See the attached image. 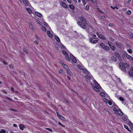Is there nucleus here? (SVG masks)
I'll use <instances>...</instances> for the list:
<instances>
[{"label":"nucleus","instance_id":"obj_3","mask_svg":"<svg viewBox=\"0 0 133 133\" xmlns=\"http://www.w3.org/2000/svg\"><path fill=\"white\" fill-rule=\"evenodd\" d=\"M120 67L121 68V70L124 72H126V69L125 67V65L123 63L122 65H120Z\"/></svg>","mask_w":133,"mask_h":133},{"label":"nucleus","instance_id":"obj_64","mask_svg":"<svg viewBox=\"0 0 133 133\" xmlns=\"http://www.w3.org/2000/svg\"><path fill=\"white\" fill-rule=\"evenodd\" d=\"M113 110L114 111H117V109L116 108H114L113 109Z\"/></svg>","mask_w":133,"mask_h":133},{"label":"nucleus","instance_id":"obj_35","mask_svg":"<svg viewBox=\"0 0 133 133\" xmlns=\"http://www.w3.org/2000/svg\"><path fill=\"white\" fill-rule=\"evenodd\" d=\"M110 47L111 49L112 50L114 51L115 49L116 48L114 46H112L111 45Z\"/></svg>","mask_w":133,"mask_h":133},{"label":"nucleus","instance_id":"obj_8","mask_svg":"<svg viewBox=\"0 0 133 133\" xmlns=\"http://www.w3.org/2000/svg\"><path fill=\"white\" fill-rule=\"evenodd\" d=\"M23 2L25 6H29L30 4L28 0H23Z\"/></svg>","mask_w":133,"mask_h":133},{"label":"nucleus","instance_id":"obj_21","mask_svg":"<svg viewBox=\"0 0 133 133\" xmlns=\"http://www.w3.org/2000/svg\"><path fill=\"white\" fill-rule=\"evenodd\" d=\"M103 49L107 50H110V48L108 46H106L105 45Z\"/></svg>","mask_w":133,"mask_h":133},{"label":"nucleus","instance_id":"obj_28","mask_svg":"<svg viewBox=\"0 0 133 133\" xmlns=\"http://www.w3.org/2000/svg\"><path fill=\"white\" fill-rule=\"evenodd\" d=\"M83 70V71L85 73V74H87L89 73V72L87 71L86 69H83L82 70Z\"/></svg>","mask_w":133,"mask_h":133},{"label":"nucleus","instance_id":"obj_62","mask_svg":"<svg viewBox=\"0 0 133 133\" xmlns=\"http://www.w3.org/2000/svg\"><path fill=\"white\" fill-rule=\"evenodd\" d=\"M11 91H12L13 92H14V88H11Z\"/></svg>","mask_w":133,"mask_h":133},{"label":"nucleus","instance_id":"obj_59","mask_svg":"<svg viewBox=\"0 0 133 133\" xmlns=\"http://www.w3.org/2000/svg\"><path fill=\"white\" fill-rule=\"evenodd\" d=\"M56 113H57L58 117H59V116L60 115H59V114L58 112H56Z\"/></svg>","mask_w":133,"mask_h":133},{"label":"nucleus","instance_id":"obj_16","mask_svg":"<svg viewBox=\"0 0 133 133\" xmlns=\"http://www.w3.org/2000/svg\"><path fill=\"white\" fill-rule=\"evenodd\" d=\"M94 83L96 85V86H97L98 88L101 87L99 85L98 83L95 80L94 81Z\"/></svg>","mask_w":133,"mask_h":133},{"label":"nucleus","instance_id":"obj_58","mask_svg":"<svg viewBox=\"0 0 133 133\" xmlns=\"http://www.w3.org/2000/svg\"><path fill=\"white\" fill-rule=\"evenodd\" d=\"M29 26L30 28L32 27L33 26L31 23H29Z\"/></svg>","mask_w":133,"mask_h":133},{"label":"nucleus","instance_id":"obj_14","mask_svg":"<svg viewBox=\"0 0 133 133\" xmlns=\"http://www.w3.org/2000/svg\"><path fill=\"white\" fill-rule=\"evenodd\" d=\"M25 128V127L24 125L20 124L19 125L20 129L22 130H23V129Z\"/></svg>","mask_w":133,"mask_h":133},{"label":"nucleus","instance_id":"obj_43","mask_svg":"<svg viewBox=\"0 0 133 133\" xmlns=\"http://www.w3.org/2000/svg\"><path fill=\"white\" fill-rule=\"evenodd\" d=\"M6 131L3 129H2L0 132V133H5Z\"/></svg>","mask_w":133,"mask_h":133},{"label":"nucleus","instance_id":"obj_17","mask_svg":"<svg viewBox=\"0 0 133 133\" xmlns=\"http://www.w3.org/2000/svg\"><path fill=\"white\" fill-rule=\"evenodd\" d=\"M35 14L39 17L40 18L42 17V15L41 14L37 12H35Z\"/></svg>","mask_w":133,"mask_h":133},{"label":"nucleus","instance_id":"obj_42","mask_svg":"<svg viewBox=\"0 0 133 133\" xmlns=\"http://www.w3.org/2000/svg\"><path fill=\"white\" fill-rule=\"evenodd\" d=\"M126 13L130 15L131 14V12L130 10H128L126 12Z\"/></svg>","mask_w":133,"mask_h":133},{"label":"nucleus","instance_id":"obj_31","mask_svg":"<svg viewBox=\"0 0 133 133\" xmlns=\"http://www.w3.org/2000/svg\"><path fill=\"white\" fill-rule=\"evenodd\" d=\"M128 52L130 54H131L132 52V49L130 48H129L127 50Z\"/></svg>","mask_w":133,"mask_h":133},{"label":"nucleus","instance_id":"obj_9","mask_svg":"<svg viewBox=\"0 0 133 133\" xmlns=\"http://www.w3.org/2000/svg\"><path fill=\"white\" fill-rule=\"evenodd\" d=\"M60 4L62 5V6L64 8L67 9L68 8V6L64 2H60Z\"/></svg>","mask_w":133,"mask_h":133},{"label":"nucleus","instance_id":"obj_46","mask_svg":"<svg viewBox=\"0 0 133 133\" xmlns=\"http://www.w3.org/2000/svg\"><path fill=\"white\" fill-rule=\"evenodd\" d=\"M119 99L120 100L122 101H124V99L122 97H120L119 98Z\"/></svg>","mask_w":133,"mask_h":133},{"label":"nucleus","instance_id":"obj_48","mask_svg":"<svg viewBox=\"0 0 133 133\" xmlns=\"http://www.w3.org/2000/svg\"><path fill=\"white\" fill-rule=\"evenodd\" d=\"M35 37L37 39H40V37H38L36 34L35 35Z\"/></svg>","mask_w":133,"mask_h":133},{"label":"nucleus","instance_id":"obj_52","mask_svg":"<svg viewBox=\"0 0 133 133\" xmlns=\"http://www.w3.org/2000/svg\"><path fill=\"white\" fill-rule=\"evenodd\" d=\"M23 51L27 52V51L26 49L25 48H23Z\"/></svg>","mask_w":133,"mask_h":133},{"label":"nucleus","instance_id":"obj_13","mask_svg":"<svg viewBox=\"0 0 133 133\" xmlns=\"http://www.w3.org/2000/svg\"><path fill=\"white\" fill-rule=\"evenodd\" d=\"M80 20L83 22H84V23H87V22L85 21V19L82 17H81L79 18Z\"/></svg>","mask_w":133,"mask_h":133},{"label":"nucleus","instance_id":"obj_51","mask_svg":"<svg viewBox=\"0 0 133 133\" xmlns=\"http://www.w3.org/2000/svg\"><path fill=\"white\" fill-rule=\"evenodd\" d=\"M110 39L112 41H114V39L112 38L111 37H109Z\"/></svg>","mask_w":133,"mask_h":133},{"label":"nucleus","instance_id":"obj_32","mask_svg":"<svg viewBox=\"0 0 133 133\" xmlns=\"http://www.w3.org/2000/svg\"><path fill=\"white\" fill-rule=\"evenodd\" d=\"M77 66L79 69L81 70L83 69V68L81 65H78Z\"/></svg>","mask_w":133,"mask_h":133},{"label":"nucleus","instance_id":"obj_29","mask_svg":"<svg viewBox=\"0 0 133 133\" xmlns=\"http://www.w3.org/2000/svg\"><path fill=\"white\" fill-rule=\"evenodd\" d=\"M86 77L88 79L90 80L91 79V77L89 75H85Z\"/></svg>","mask_w":133,"mask_h":133},{"label":"nucleus","instance_id":"obj_50","mask_svg":"<svg viewBox=\"0 0 133 133\" xmlns=\"http://www.w3.org/2000/svg\"><path fill=\"white\" fill-rule=\"evenodd\" d=\"M44 25L46 26H48V24L46 23L45 22H43Z\"/></svg>","mask_w":133,"mask_h":133},{"label":"nucleus","instance_id":"obj_1","mask_svg":"<svg viewBox=\"0 0 133 133\" xmlns=\"http://www.w3.org/2000/svg\"><path fill=\"white\" fill-rule=\"evenodd\" d=\"M98 41V39L93 37L89 39L90 42L93 44L96 43Z\"/></svg>","mask_w":133,"mask_h":133},{"label":"nucleus","instance_id":"obj_56","mask_svg":"<svg viewBox=\"0 0 133 133\" xmlns=\"http://www.w3.org/2000/svg\"><path fill=\"white\" fill-rule=\"evenodd\" d=\"M109 26H114V25L112 23H109Z\"/></svg>","mask_w":133,"mask_h":133},{"label":"nucleus","instance_id":"obj_39","mask_svg":"<svg viewBox=\"0 0 133 133\" xmlns=\"http://www.w3.org/2000/svg\"><path fill=\"white\" fill-rule=\"evenodd\" d=\"M124 127L127 129L128 131H130V130L129 129L127 125H124Z\"/></svg>","mask_w":133,"mask_h":133},{"label":"nucleus","instance_id":"obj_57","mask_svg":"<svg viewBox=\"0 0 133 133\" xmlns=\"http://www.w3.org/2000/svg\"><path fill=\"white\" fill-rule=\"evenodd\" d=\"M127 49L129 48H130V46L129 45L127 44Z\"/></svg>","mask_w":133,"mask_h":133},{"label":"nucleus","instance_id":"obj_40","mask_svg":"<svg viewBox=\"0 0 133 133\" xmlns=\"http://www.w3.org/2000/svg\"><path fill=\"white\" fill-rule=\"evenodd\" d=\"M60 46L62 48H63V49L65 48V46L62 43H61L60 44Z\"/></svg>","mask_w":133,"mask_h":133},{"label":"nucleus","instance_id":"obj_47","mask_svg":"<svg viewBox=\"0 0 133 133\" xmlns=\"http://www.w3.org/2000/svg\"><path fill=\"white\" fill-rule=\"evenodd\" d=\"M108 103L110 105H111L112 104V102L110 101H108Z\"/></svg>","mask_w":133,"mask_h":133},{"label":"nucleus","instance_id":"obj_26","mask_svg":"<svg viewBox=\"0 0 133 133\" xmlns=\"http://www.w3.org/2000/svg\"><path fill=\"white\" fill-rule=\"evenodd\" d=\"M91 1L94 4V5L96 6H97V4L96 2V0H92Z\"/></svg>","mask_w":133,"mask_h":133},{"label":"nucleus","instance_id":"obj_53","mask_svg":"<svg viewBox=\"0 0 133 133\" xmlns=\"http://www.w3.org/2000/svg\"><path fill=\"white\" fill-rule=\"evenodd\" d=\"M58 124L59 125H61L62 126V127H65V126L64 125H62L60 122H59L58 123Z\"/></svg>","mask_w":133,"mask_h":133},{"label":"nucleus","instance_id":"obj_33","mask_svg":"<svg viewBox=\"0 0 133 133\" xmlns=\"http://www.w3.org/2000/svg\"><path fill=\"white\" fill-rule=\"evenodd\" d=\"M99 45L100 46H101L103 48H104V46H105V45L103 43H100L99 44Z\"/></svg>","mask_w":133,"mask_h":133},{"label":"nucleus","instance_id":"obj_6","mask_svg":"<svg viewBox=\"0 0 133 133\" xmlns=\"http://www.w3.org/2000/svg\"><path fill=\"white\" fill-rule=\"evenodd\" d=\"M96 34H97V35L98 36V37L100 38H102V39H104V40H105L106 39V38L104 37V36H103L100 33H98V32H97Z\"/></svg>","mask_w":133,"mask_h":133},{"label":"nucleus","instance_id":"obj_11","mask_svg":"<svg viewBox=\"0 0 133 133\" xmlns=\"http://www.w3.org/2000/svg\"><path fill=\"white\" fill-rule=\"evenodd\" d=\"M66 72L70 76H71L72 75V72L69 69H68L66 70Z\"/></svg>","mask_w":133,"mask_h":133},{"label":"nucleus","instance_id":"obj_55","mask_svg":"<svg viewBox=\"0 0 133 133\" xmlns=\"http://www.w3.org/2000/svg\"><path fill=\"white\" fill-rule=\"evenodd\" d=\"M9 66L11 68H12L14 67L13 65L12 64H10L9 65Z\"/></svg>","mask_w":133,"mask_h":133},{"label":"nucleus","instance_id":"obj_7","mask_svg":"<svg viewBox=\"0 0 133 133\" xmlns=\"http://www.w3.org/2000/svg\"><path fill=\"white\" fill-rule=\"evenodd\" d=\"M114 54L115 56L119 59V60L120 61L122 60L121 57L120 56V55L118 53L115 52Z\"/></svg>","mask_w":133,"mask_h":133},{"label":"nucleus","instance_id":"obj_34","mask_svg":"<svg viewBox=\"0 0 133 133\" xmlns=\"http://www.w3.org/2000/svg\"><path fill=\"white\" fill-rule=\"evenodd\" d=\"M26 9L30 14L31 13L32 10L30 9L29 8H26Z\"/></svg>","mask_w":133,"mask_h":133},{"label":"nucleus","instance_id":"obj_18","mask_svg":"<svg viewBox=\"0 0 133 133\" xmlns=\"http://www.w3.org/2000/svg\"><path fill=\"white\" fill-rule=\"evenodd\" d=\"M47 33L48 34V35L50 37H53L52 35L50 33V31L49 30H48L47 31Z\"/></svg>","mask_w":133,"mask_h":133},{"label":"nucleus","instance_id":"obj_15","mask_svg":"<svg viewBox=\"0 0 133 133\" xmlns=\"http://www.w3.org/2000/svg\"><path fill=\"white\" fill-rule=\"evenodd\" d=\"M117 112L120 116H122L123 115V112L121 110H118L117 111Z\"/></svg>","mask_w":133,"mask_h":133},{"label":"nucleus","instance_id":"obj_45","mask_svg":"<svg viewBox=\"0 0 133 133\" xmlns=\"http://www.w3.org/2000/svg\"><path fill=\"white\" fill-rule=\"evenodd\" d=\"M101 96L103 97H105V94L103 92L101 93Z\"/></svg>","mask_w":133,"mask_h":133},{"label":"nucleus","instance_id":"obj_23","mask_svg":"<svg viewBox=\"0 0 133 133\" xmlns=\"http://www.w3.org/2000/svg\"><path fill=\"white\" fill-rule=\"evenodd\" d=\"M116 45L119 48H121V47L122 44L120 43H116Z\"/></svg>","mask_w":133,"mask_h":133},{"label":"nucleus","instance_id":"obj_24","mask_svg":"<svg viewBox=\"0 0 133 133\" xmlns=\"http://www.w3.org/2000/svg\"><path fill=\"white\" fill-rule=\"evenodd\" d=\"M59 119L63 120H65V118L61 115H60L58 117Z\"/></svg>","mask_w":133,"mask_h":133},{"label":"nucleus","instance_id":"obj_61","mask_svg":"<svg viewBox=\"0 0 133 133\" xmlns=\"http://www.w3.org/2000/svg\"><path fill=\"white\" fill-rule=\"evenodd\" d=\"M129 124L131 126H133V124L131 122H129Z\"/></svg>","mask_w":133,"mask_h":133},{"label":"nucleus","instance_id":"obj_38","mask_svg":"<svg viewBox=\"0 0 133 133\" xmlns=\"http://www.w3.org/2000/svg\"><path fill=\"white\" fill-rule=\"evenodd\" d=\"M42 29L44 31H46V28L44 26H43L42 27Z\"/></svg>","mask_w":133,"mask_h":133},{"label":"nucleus","instance_id":"obj_22","mask_svg":"<svg viewBox=\"0 0 133 133\" xmlns=\"http://www.w3.org/2000/svg\"><path fill=\"white\" fill-rule=\"evenodd\" d=\"M55 38L58 42H60V41L59 38L57 36L55 35Z\"/></svg>","mask_w":133,"mask_h":133},{"label":"nucleus","instance_id":"obj_41","mask_svg":"<svg viewBox=\"0 0 133 133\" xmlns=\"http://www.w3.org/2000/svg\"><path fill=\"white\" fill-rule=\"evenodd\" d=\"M62 52L64 54H65V55H67V54H68L67 52L64 50H62Z\"/></svg>","mask_w":133,"mask_h":133},{"label":"nucleus","instance_id":"obj_12","mask_svg":"<svg viewBox=\"0 0 133 133\" xmlns=\"http://www.w3.org/2000/svg\"><path fill=\"white\" fill-rule=\"evenodd\" d=\"M101 88V87L98 88L97 86H95L94 87V90L96 91L97 92H99L100 91L99 89H100Z\"/></svg>","mask_w":133,"mask_h":133},{"label":"nucleus","instance_id":"obj_30","mask_svg":"<svg viewBox=\"0 0 133 133\" xmlns=\"http://www.w3.org/2000/svg\"><path fill=\"white\" fill-rule=\"evenodd\" d=\"M63 66V67L65 69H66V70H67V69H68V66L64 64H63L62 65Z\"/></svg>","mask_w":133,"mask_h":133},{"label":"nucleus","instance_id":"obj_25","mask_svg":"<svg viewBox=\"0 0 133 133\" xmlns=\"http://www.w3.org/2000/svg\"><path fill=\"white\" fill-rule=\"evenodd\" d=\"M70 8L72 10H74L75 9V7L72 4H70L69 5Z\"/></svg>","mask_w":133,"mask_h":133},{"label":"nucleus","instance_id":"obj_49","mask_svg":"<svg viewBox=\"0 0 133 133\" xmlns=\"http://www.w3.org/2000/svg\"><path fill=\"white\" fill-rule=\"evenodd\" d=\"M45 129H46L49 130V131H51V132H52V130L50 128H45Z\"/></svg>","mask_w":133,"mask_h":133},{"label":"nucleus","instance_id":"obj_20","mask_svg":"<svg viewBox=\"0 0 133 133\" xmlns=\"http://www.w3.org/2000/svg\"><path fill=\"white\" fill-rule=\"evenodd\" d=\"M125 65V68L127 69L129 68V65L127 63H123Z\"/></svg>","mask_w":133,"mask_h":133},{"label":"nucleus","instance_id":"obj_2","mask_svg":"<svg viewBox=\"0 0 133 133\" xmlns=\"http://www.w3.org/2000/svg\"><path fill=\"white\" fill-rule=\"evenodd\" d=\"M77 24L78 25L83 29H85L86 28L87 26L85 24L83 23L82 22H78Z\"/></svg>","mask_w":133,"mask_h":133},{"label":"nucleus","instance_id":"obj_19","mask_svg":"<svg viewBox=\"0 0 133 133\" xmlns=\"http://www.w3.org/2000/svg\"><path fill=\"white\" fill-rule=\"evenodd\" d=\"M111 60L113 62H116L117 61L116 58L115 57L112 56L111 58Z\"/></svg>","mask_w":133,"mask_h":133},{"label":"nucleus","instance_id":"obj_63","mask_svg":"<svg viewBox=\"0 0 133 133\" xmlns=\"http://www.w3.org/2000/svg\"><path fill=\"white\" fill-rule=\"evenodd\" d=\"M59 61H60V62L63 65V64H64V63L62 61V60H60Z\"/></svg>","mask_w":133,"mask_h":133},{"label":"nucleus","instance_id":"obj_37","mask_svg":"<svg viewBox=\"0 0 133 133\" xmlns=\"http://www.w3.org/2000/svg\"><path fill=\"white\" fill-rule=\"evenodd\" d=\"M89 5H87L86 6L85 8V9L86 10H88L89 9Z\"/></svg>","mask_w":133,"mask_h":133},{"label":"nucleus","instance_id":"obj_36","mask_svg":"<svg viewBox=\"0 0 133 133\" xmlns=\"http://www.w3.org/2000/svg\"><path fill=\"white\" fill-rule=\"evenodd\" d=\"M66 55V56H65V58L66 59H68L69 61H70V59L69 57L68 56V54H67V55Z\"/></svg>","mask_w":133,"mask_h":133},{"label":"nucleus","instance_id":"obj_27","mask_svg":"<svg viewBox=\"0 0 133 133\" xmlns=\"http://www.w3.org/2000/svg\"><path fill=\"white\" fill-rule=\"evenodd\" d=\"M122 119L123 120L126 121L127 120V116H123L122 118Z\"/></svg>","mask_w":133,"mask_h":133},{"label":"nucleus","instance_id":"obj_44","mask_svg":"<svg viewBox=\"0 0 133 133\" xmlns=\"http://www.w3.org/2000/svg\"><path fill=\"white\" fill-rule=\"evenodd\" d=\"M9 109L11 110H12V111H13L15 112H17V111L15 109H11V108H10V109Z\"/></svg>","mask_w":133,"mask_h":133},{"label":"nucleus","instance_id":"obj_10","mask_svg":"<svg viewBox=\"0 0 133 133\" xmlns=\"http://www.w3.org/2000/svg\"><path fill=\"white\" fill-rule=\"evenodd\" d=\"M126 56L128 59L133 61V57H132L128 55L127 53H126Z\"/></svg>","mask_w":133,"mask_h":133},{"label":"nucleus","instance_id":"obj_54","mask_svg":"<svg viewBox=\"0 0 133 133\" xmlns=\"http://www.w3.org/2000/svg\"><path fill=\"white\" fill-rule=\"evenodd\" d=\"M97 10L98 11L101 13H103V11H102L101 10H100L99 9V8H98L97 9Z\"/></svg>","mask_w":133,"mask_h":133},{"label":"nucleus","instance_id":"obj_5","mask_svg":"<svg viewBox=\"0 0 133 133\" xmlns=\"http://www.w3.org/2000/svg\"><path fill=\"white\" fill-rule=\"evenodd\" d=\"M129 74L130 76L133 77V66H132L129 71Z\"/></svg>","mask_w":133,"mask_h":133},{"label":"nucleus","instance_id":"obj_60","mask_svg":"<svg viewBox=\"0 0 133 133\" xmlns=\"http://www.w3.org/2000/svg\"><path fill=\"white\" fill-rule=\"evenodd\" d=\"M3 63L5 65H7L8 64L6 62L4 61H3Z\"/></svg>","mask_w":133,"mask_h":133},{"label":"nucleus","instance_id":"obj_4","mask_svg":"<svg viewBox=\"0 0 133 133\" xmlns=\"http://www.w3.org/2000/svg\"><path fill=\"white\" fill-rule=\"evenodd\" d=\"M70 56L72 61L74 63H76L77 62V61L74 56L71 54H70Z\"/></svg>","mask_w":133,"mask_h":133}]
</instances>
